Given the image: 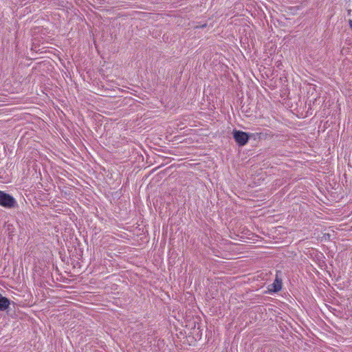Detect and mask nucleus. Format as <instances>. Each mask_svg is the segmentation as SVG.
Instances as JSON below:
<instances>
[{
  "instance_id": "8",
  "label": "nucleus",
  "mask_w": 352,
  "mask_h": 352,
  "mask_svg": "<svg viewBox=\"0 0 352 352\" xmlns=\"http://www.w3.org/2000/svg\"><path fill=\"white\" fill-rule=\"evenodd\" d=\"M206 26V24H204V25H201V28H204Z\"/></svg>"
},
{
  "instance_id": "4",
  "label": "nucleus",
  "mask_w": 352,
  "mask_h": 352,
  "mask_svg": "<svg viewBox=\"0 0 352 352\" xmlns=\"http://www.w3.org/2000/svg\"><path fill=\"white\" fill-rule=\"evenodd\" d=\"M282 288V280L279 278L277 276L274 280V282L271 285V288L270 290L273 292H278Z\"/></svg>"
},
{
  "instance_id": "5",
  "label": "nucleus",
  "mask_w": 352,
  "mask_h": 352,
  "mask_svg": "<svg viewBox=\"0 0 352 352\" xmlns=\"http://www.w3.org/2000/svg\"><path fill=\"white\" fill-rule=\"evenodd\" d=\"M11 225H8L7 230L8 231V234L11 235L12 232H13L12 230L10 228L11 227Z\"/></svg>"
},
{
  "instance_id": "6",
  "label": "nucleus",
  "mask_w": 352,
  "mask_h": 352,
  "mask_svg": "<svg viewBox=\"0 0 352 352\" xmlns=\"http://www.w3.org/2000/svg\"><path fill=\"white\" fill-rule=\"evenodd\" d=\"M348 22H349V28H351V30H352V19L351 18L349 19Z\"/></svg>"
},
{
  "instance_id": "2",
  "label": "nucleus",
  "mask_w": 352,
  "mask_h": 352,
  "mask_svg": "<svg viewBox=\"0 0 352 352\" xmlns=\"http://www.w3.org/2000/svg\"><path fill=\"white\" fill-rule=\"evenodd\" d=\"M0 206L11 209L17 208L18 204L12 195L0 190Z\"/></svg>"
},
{
  "instance_id": "7",
  "label": "nucleus",
  "mask_w": 352,
  "mask_h": 352,
  "mask_svg": "<svg viewBox=\"0 0 352 352\" xmlns=\"http://www.w3.org/2000/svg\"><path fill=\"white\" fill-rule=\"evenodd\" d=\"M348 16H351V10H348Z\"/></svg>"
},
{
  "instance_id": "3",
  "label": "nucleus",
  "mask_w": 352,
  "mask_h": 352,
  "mask_svg": "<svg viewBox=\"0 0 352 352\" xmlns=\"http://www.w3.org/2000/svg\"><path fill=\"white\" fill-rule=\"evenodd\" d=\"M11 304V300L0 294V311H6Z\"/></svg>"
},
{
  "instance_id": "1",
  "label": "nucleus",
  "mask_w": 352,
  "mask_h": 352,
  "mask_svg": "<svg viewBox=\"0 0 352 352\" xmlns=\"http://www.w3.org/2000/svg\"><path fill=\"white\" fill-rule=\"evenodd\" d=\"M232 133H233V138H234L235 142L237 143V144L239 146H245L248 143L249 139H250L251 138H254V139H256L255 136L259 135L258 133H256V134L248 133H246V132H244L242 131H239V130H236V129L233 131Z\"/></svg>"
}]
</instances>
